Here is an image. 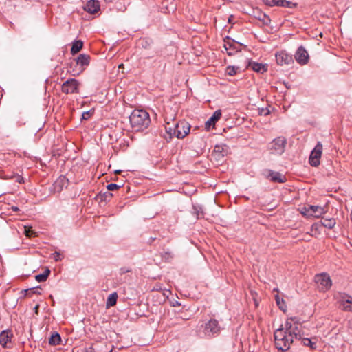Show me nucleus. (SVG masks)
Instances as JSON below:
<instances>
[{
	"instance_id": "nucleus-1",
	"label": "nucleus",
	"mask_w": 352,
	"mask_h": 352,
	"mask_svg": "<svg viewBox=\"0 0 352 352\" xmlns=\"http://www.w3.org/2000/svg\"><path fill=\"white\" fill-rule=\"evenodd\" d=\"M275 346L278 351H286L290 349L294 340H300V329L296 318L287 319L274 333Z\"/></svg>"
},
{
	"instance_id": "nucleus-2",
	"label": "nucleus",
	"mask_w": 352,
	"mask_h": 352,
	"mask_svg": "<svg viewBox=\"0 0 352 352\" xmlns=\"http://www.w3.org/2000/svg\"><path fill=\"white\" fill-rule=\"evenodd\" d=\"M129 120L133 129L137 131L146 129L151 122L148 112L142 109L133 110L129 116Z\"/></svg>"
},
{
	"instance_id": "nucleus-3",
	"label": "nucleus",
	"mask_w": 352,
	"mask_h": 352,
	"mask_svg": "<svg viewBox=\"0 0 352 352\" xmlns=\"http://www.w3.org/2000/svg\"><path fill=\"white\" fill-rule=\"evenodd\" d=\"M166 133L168 135L169 139H172L173 136L179 139L185 138L190 132V125L185 120H181L176 124L172 125L167 122L165 126Z\"/></svg>"
},
{
	"instance_id": "nucleus-4",
	"label": "nucleus",
	"mask_w": 352,
	"mask_h": 352,
	"mask_svg": "<svg viewBox=\"0 0 352 352\" xmlns=\"http://www.w3.org/2000/svg\"><path fill=\"white\" fill-rule=\"evenodd\" d=\"M90 56L87 54H80L77 58L74 60L69 64V67L72 69L68 70V72L72 74V76H77L82 73L89 64Z\"/></svg>"
},
{
	"instance_id": "nucleus-5",
	"label": "nucleus",
	"mask_w": 352,
	"mask_h": 352,
	"mask_svg": "<svg viewBox=\"0 0 352 352\" xmlns=\"http://www.w3.org/2000/svg\"><path fill=\"white\" fill-rule=\"evenodd\" d=\"M203 327L205 336L210 338L219 336L221 331L219 321L214 318H210L205 322Z\"/></svg>"
},
{
	"instance_id": "nucleus-6",
	"label": "nucleus",
	"mask_w": 352,
	"mask_h": 352,
	"mask_svg": "<svg viewBox=\"0 0 352 352\" xmlns=\"http://www.w3.org/2000/svg\"><path fill=\"white\" fill-rule=\"evenodd\" d=\"M287 140L284 137H278L268 145V149L272 154L281 155L284 153Z\"/></svg>"
},
{
	"instance_id": "nucleus-7",
	"label": "nucleus",
	"mask_w": 352,
	"mask_h": 352,
	"mask_svg": "<svg viewBox=\"0 0 352 352\" xmlns=\"http://www.w3.org/2000/svg\"><path fill=\"white\" fill-rule=\"evenodd\" d=\"M80 82L75 78H69L61 86V91L65 94L79 93Z\"/></svg>"
},
{
	"instance_id": "nucleus-8",
	"label": "nucleus",
	"mask_w": 352,
	"mask_h": 352,
	"mask_svg": "<svg viewBox=\"0 0 352 352\" xmlns=\"http://www.w3.org/2000/svg\"><path fill=\"white\" fill-rule=\"evenodd\" d=\"M300 212L303 216L307 217L319 218L324 213V210L322 207L318 206L309 205L303 207Z\"/></svg>"
},
{
	"instance_id": "nucleus-9",
	"label": "nucleus",
	"mask_w": 352,
	"mask_h": 352,
	"mask_svg": "<svg viewBox=\"0 0 352 352\" xmlns=\"http://www.w3.org/2000/svg\"><path fill=\"white\" fill-rule=\"evenodd\" d=\"M322 144L320 142H318L309 156V164L312 166L316 167L320 164V159L322 155Z\"/></svg>"
},
{
	"instance_id": "nucleus-10",
	"label": "nucleus",
	"mask_w": 352,
	"mask_h": 352,
	"mask_svg": "<svg viewBox=\"0 0 352 352\" xmlns=\"http://www.w3.org/2000/svg\"><path fill=\"white\" fill-rule=\"evenodd\" d=\"M314 279L320 290L326 291L331 286V280L329 276L326 273L316 275Z\"/></svg>"
},
{
	"instance_id": "nucleus-11",
	"label": "nucleus",
	"mask_w": 352,
	"mask_h": 352,
	"mask_svg": "<svg viewBox=\"0 0 352 352\" xmlns=\"http://www.w3.org/2000/svg\"><path fill=\"white\" fill-rule=\"evenodd\" d=\"M276 60L278 65H290L294 63L293 57L285 50L278 52L275 54Z\"/></svg>"
},
{
	"instance_id": "nucleus-12",
	"label": "nucleus",
	"mask_w": 352,
	"mask_h": 352,
	"mask_svg": "<svg viewBox=\"0 0 352 352\" xmlns=\"http://www.w3.org/2000/svg\"><path fill=\"white\" fill-rule=\"evenodd\" d=\"M294 58L298 63L303 65L307 63L309 60V54L304 47L300 46L295 53Z\"/></svg>"
},
{
	"instance_id": "nucleus-13",
	"label": "nucleus",
	"mask_w": 352,
	"mask_h": 352,
	"mask_svg": "<svg viewBox=\"0 0 352 352\" xmlns=\"http://www.w3.org/2000/svg\"><path fill=\"white\" fill-rule=\"evenodd\" d=\"M13 338L12 330L6 329L0 333V344L3 348H10L8 344L11 343Z\"/></svg>"
},
{
	"instance_id": "nucleus-14",
	"label": "nucleus",
	"mask_w": 352,
	"mask_h": 352,
	"mask_svg": "<svg viewBox=\"0 0 352 352\" xmlns=\"http://www.w3.org/2000/svg\"><path fill=\"white\" fill-rule=\"evenodd\" d=\"M223 47L228 56H232L241 50L239 44L229 38L227 41H224Z\"/></svg>"
},
{
	"instance_id": "nucleus-15",
	"label": "nucleus",
	"mask_w": 352,
	"mask_h": 352,
	"mask_svg": "<svg viewBox=\"0 0 352 352\" xmlns=\"http://www.w3.org/2000/svg\"><path fill=\"white\" fill-rule=\"evenodd\" d=\"M84 10L87 12L94 14L100 10V2L98 0H89L84 6Z\"/></svg>"
},
{
	"instance_id": "nucleus-16",
	"label": "nucleus",
	"mask_w": 352,
	"mask_h": 352,
	"mask_svg": "<svg viewBox=\"0 0 352 352\" xmlns=\"http://www.w3.org/2000/svg\"><path fill=\"white\" fill-rule=\"evenodd\" d=\"M0 178L6 180L14 179L19 184H23L25 182L24 178L21 175L14 173H6L3 171L0 173Z\"/></svg>"
},
{
	"instance_id": "nucleus-17",
	"label": "nucleus",
	"mask_w": 352,
	"mask_h": 352,
	"mask_svg": "<svg viewBox=\"0 0 352 352\" xmlns=\"http://www.w3.org/2000/svg\"><path fill=\"white\" fill-rule=\"evenodd\" d=\"M340 303L343 311L352 312V296L346 294L342 295Z\"/></svg>"
},
{
	"instance_id": "nucleus-18",
	"label": "nucleus",
	"mask_w": 352,
	"mask_h": 352,
	"mask_svg": "<svg viewBox=\"0 0 352 352\" xmlns=\"http://www.w3.org/2000/svg\"><path fill=\"white\" fill-rule=\"evenodd\" d=\"M221 110H217L214 112L212 116L207 120L205 123V128L207 131H209L211 127L214 128L216 122L221 118Z\"/></svg>"
},
{
	"instance_id": "nucleus-19",
	"label": "nucleus",
	"mask_w": 352,
	"mask_h": 352,
	"mask_svg": "<svg viewBox=\"0 0 352 352\" xmlns=\"http://www.w3.org/2000/svg\"><path fill=\"white\" fill-rule=\"evenodd\" d=\"M266 177L273 182L285 183L286 182V177L285 175L273 170H268V175Z\"/></svg>"
},
{
	"instance_id": "nucleus-20",
	"label": "nucleus",
	"mask_w": 352,
	"mask_h": 352,
	"mask_svg": "<svg viewBox=\"0 0 352 352\" xmlns=\"http://www.w3.org/2000/svg\"><path fill=\"white\" fill-rule=\"evenodd\" d=\"M69 184V180L65 176H60L54 184V190L60 192L63 190V188L67 187Z\"/></svg>"
},
{
	"instance_id": "nucleus-21",
	"label": "nucleus",
	"mask_w": 352,
	"mask_h": 352,
	"mask_svg": "<svg viewBox=\"0 0 352 352\" xmlns=\"http://www.w3.org/2000/svg\"><path fill=\"white\" fill-rule=\"evenodd\" d=\"M250 67L256 72L263 74L267 70V65L256 62L250 63Z\"/></svg>"
},
{
	"instance_id": "nucleus-22",
	"label": "nucleus",
	"mask_w": 352,
	"mask_h": 352,
	"mask_svg": "<svg viewBox=\"0 0 352 352\" xmlns=\"http://www.w3.org/2000/svg\"><path fill=\"white\" fill-rule=\"evenodd\" d=\"M61 342V338L58 333L54 332L50 338H49V344L52 346H56L60 344Z\"/></svg>"
},
{
	"instance_id": "nucleus-23",
	"label": "nucleus",
	"mask_w": 352,
	"mask_h": 352,
	"mask_svg": "<svg viewBox=\"0 0 352 352\" xmlns=\"http://www.w3.org/2000/svg\"><path fill=\"white\" fill-rule=\"evenodd\" d=\"M83 46V42L80 40L75 41L71 48V53L74 55L78 53Z\"/></svg>"
},
{
	"instance_id": "nucleus-24",
	"label": "nucleus",
	"mask_w": 352,
	"mask_h": 352,
	"mask_svg": "<svg viewBox=\"0 0 352 352\" xmlns=\"http://www.w3.org/2000/svg\"><path fill=\"white\" fill-rule=\"evenodd\" d=\"M50 274V270L48 268H46L42 274H37L35 276V279L39 283L44 282L47 280Z\"/></svg>"
},
{
	"instance_id": "nucleus-25",
	"label": "nucleus",
	"mask_w": 352,
	"mask_h": 352,
	"mask_svg": "<svg viewBox=\"0 0 352 352\" xmlns=\"http://www.w3.org/2000/svg\"><path fill=\"white\" fill-rule=\"evenodd\" d=\"M277 6L284 7V8H295L296 7V3H294L292 1L287 0H277Z\"/></svg>"
},
{
	"instance_id": "nucleus-26",
	"label": "nucleus",
	"mask_w": 352,
	"mask_h": 352,
	"mask_svg": "<svg viewBox=\"0 0 352 352\" xmlns=\"http://www.w3.org/2000/svg\"><path fill=\"white\" fill-rule=\"evenodd\" d=\"M118 299V294L116 292H113V294H111L107 298V307H112L114 306L116 304Z\"/></svg>"
},
{
	"instance_id": "nucleus-27",
	"label": "nucleus",
	"mask_w": 352,
	"mask_h": 352,
	"mask_svg": "<svg viewBox=\"0 0 352 352\" xmlns=\"http://www.w3.org/2000/svg\"><path fill=\"white\" fill-rule=\"evenodd\" d=\"M321 223L324 227L331 229L336 225V220L334 219H323Z\"/></svg>"
},
{
	"instance_id": "nucleus-28",
	"label": "nucleus",
	"mask_w": 352,
	"mask_h": 352,
	"mask_svg": "<svg viewBox=\"0 0 352 352\" xmlns=\"http://www.w3.org/2000/svg\"><path fill=\"white\" fill-rule=\"evenodd\" d=\"M302 343L305 346H309L311 349H316V343L311 341L309 338H302Z\"/></svg>"
},
{
	"instance_id": "nucleus-29",
	"label": "nucleus",
	"mask_w": 352,
	"mask_h": 352,
	"mask_svg": "<svg viewBox=\"0 0 352 352\" xmlns=\"http://www.w3.org/2000/svg\"><path fill=\"white\" fill-rule=\"evenodd\" d=\"M239 67L234 66H228L226 69V73L229 76H234L237 73Z\"/></svg>"
},
{
	"instance_id": "nucleus-30",
	"label": "nucleus",
	"mask_w": 352,
	"mask_h": 352,
	"mask_svg": "<svg viewBox=\"0 0 352 352\" xmlns=\"http://www.w3.org/2000/svg\"><path fill=\"white\" fill-rule=\"evenodd\" d=\"M275 300L276 302L277 305L279 307V308L282 310H285V308L286 307L285 305V302L283 299H280L278 295H276Z\"/></svg>"
},
{
	"instance_id": "nucleus-31",
	"label": "nucleus",
	"mask_w": 352,
	"mask_h": 352,
	"mask_svg": "<svg viewBox=\"0 0 352 352\" xmlns=\"http://www.w3.org/2000/svg\"><path fill=\"white\" fill-rule=\"evenodd\" d=\"M120 188V186L117 185L116 184H109L107 185V188L109 191H113L116 190H118Z\"/></svg>"
},
{
	"instance_id": "nucleus-32",
	"label": "nucleus",
	"mask_w": 352,
	"mask_h": 352,
	"mask_svg": "<svg viewBox=\"0 0 352 352\" xmlns=\"http://www.w3.org/2000/svg\"><path fill=\"white\" fill-rule=\"evenodd\" d=\"M263 3L269 6H274L277 5V0H263Z\"/></svg>"
},
{
	"instance_id": "nucleus-33",
	"label": "nucleus",
	"mask_w": 352,
	"mask_h": 352,
	"mask_svg": "<svg viewBox=\"0 0 352 352\" xmlns=\"http://www.w3.org/2000/svg\"><path fill=\"white\" fill-rule=\"evenodd\" d=\"M41 289L40 287H37L30 288V289H28L27 292H28L29 293L41 294V292H40Z\"/></svg>"
},
{
	"instance_id": "nucleus-34",
	"label": "nucleus",
	"mask_w": 352,
	"mask_h": 352,
	"mask_svg": "<svg viewBox=\"0 0 352 352\" xmlns=\"http://www.w3.org/2000/svg\"><path fill=\"white\" fill-rule=\"evenodd\" d=\"M25 233L28 237H32L34 234V232L31 228H25Z\"/></svg>"
},
{
	"instance_id": "nucleus-35",
	"label": "nucleus",
	"mask_w": 352,
	"mask_h": 352,
	"mask_svg": "<svg viewBox=\"0 0 352 352\" xmlns=\"http://www.w3.org/2000/svg\"><path fill=\"white\" fill-rule=\"evenodd\" d=\"M131 271H132L131 268L123 267L120 268V274H124L127 272H131Z\"/></svg>"
},
{
	"instance_id": "nucleus-36",
	"label": "nucleus",
	"mask_w": 352,
	"mask_h": 352,
	"mask_svg": "<svg viewBox=\"0 0 352 352\" xmlns=\"http://www.w3.org/2000/svg\"><path fill=\"white\" fill-rule=\"evenodd\" d=\"M89 117H90L89 111L84 112L82 114V119H83V120H88L89 118Z\"/></svg>"
},
{
	"instance_id": "nucleus-37",
	"label": "nucleus",
	"mask_w": 352,
	"mask_h": 352,
	"mask_svg": "<svg viewBox=\"0 0 352 352\" xmlns=\"http://www.w3.org/2000/svg\"><path fill=\"white\" fill-rule=\"evenodd\" d=\"M54 258L56 261H58L62 259L60 253L58 252H55Z\"/></svg>"
},
{
	"instance_id": "nucleus-38",
	"label": "nucleus",
	"mask_w": 352,
	"mask_h": 352,
	"mask_svg": "<svg viewBox=\"0 0 352 352\" xmlns=\"http://www.w3.org/2000/svg\"><path fill=\"white\" fill-rule=\"evenodd\" d=\"M104 200H107V197H111L113 196L112 193L109 192H107L104 193Z\"/></svg>"
},
{
	"instance_id": "nucleus-39",
	"label": "nucleus",
	"mask_w": 352,
	"mask_h": 352,
	"mask_svg": "<svg viewBox=\"0 0 352 352\" xmlns=\"http://www.w3.org/2000/svg\"><path fill=\"white\" fill-rule=\"evenodd\" d=\"M154 289H155V290H157V291H161L162 289V287H161V286L156 285V286L154 287Z\"/></svg>"
},
{
	"instance_id": "nucleus-40",
	"label": "nucleus",
	"mask_w": 352,
	"mask_h": 352,
	"mask_svg": "<svg viewBox=\"0 0 352 352\" xmlns=\"http://www.w3.org/2000/svg\"><path fill=\"white\" fill-rule=\"evenodd\" d=\"M12 209L13 211H18L19 210V208L16 206H12Z\"/></svg>"
},
{
	"instance_id": "nucleus-41",
	"label": "nucleus",
	"mask_w": 352,
	"mask_h": 352,
	"mask_svg": "<svg viewBox=\"0 0 352 352\" xmlns=\"http://www.w3.org/2000/svg\"><path fill=\"white\" fill-rule=\"evenodd\" d=\"M123 67H124V65H123V64H120V65H119V68H123Z\"/></svg>"
},
{
	"instance_id": "nucleus-42",
	"label": "nucleus",
	"mask_w": 352,
	"mask_h": 352,
	"mask_svg": "<svg viewBox=\"0 0 352 352\" xmlns=\"http://www.w3.org/2000/svg\"><path fill=\"white\" fill-rule=\"evenodd\" d=\"M270 113V111L267 110L265 113V115H268Z\"/></svg>"
},
{
	"instance_id": "nucleus-43",
	"label": "nucleus",
	"mask_w": 352,
	"mask_h": 352,
	"mask_svg": "<svg viewBox=\"0 0 352 352\" xmlns=\"http://www.w3.org/2000/svg\"><path fill=\"white\" fill-rule=\"evenodd\" d=\"M106 2H111V0H104Z\"/></svg>"
}]
</instances>
